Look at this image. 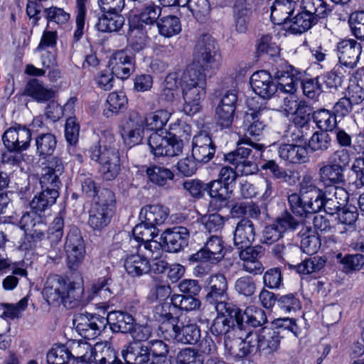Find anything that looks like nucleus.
Wrapping results in <instances>:
<instances>
[{
  "instance_id": "0e129e2a",
  "label": "nucleus",
  "mask_w": 364,
  "mask_h": 364,
  "mask_svg": "<svg viewBox=\"0 0 364 364\" xmlns=\"http://www.w3.org/2000/svg\"><path fill=\"white\" fill-rule=\"evenodd\" d=\"M312 107L304 100H301L296 110L291 114L294 115L292 122L303 127L307 126L312 116Z\"/></svg>"
},
{
  "instance_id": "5fc2aeb1",
  "label": "nucleus",
  "mask_w": 364,
  "mask_h": 364,
  "mask_svg": "<svg viewBox=\"0 0 364 364\" xmlns=\"http://www.w3.org/2000/svg\"><path fill=\"white\" fill-rule=\"evenodd\" d=\"M333 140L329 133L326 131H316L309 141V147L314 152L323 153L332 146Z\"/></svg>"
},
{
  "instance_id": "3c124183",
  "label": "nucleus",
  "mask_w": 364,
  "mask_h": 364,
  "mask_svg": "<svg viewBox=\"0 0 364 364\" xmlns=\"http://www.w3.org/2000/svg\"><path fill=\"white\" fill-rule=\"evenodd\" d=\"M160 35L170 38L181 31V21L176 16H166L160 18L156 23Z\"/></svg>"
},
{
  "instance_id": "2eb2a0df",
  "label": "nucleus",
  "mask_w": 364,
  "mask_h": 364,
  "mask_svg": "<svg viewBox=\"0 0 364 364\" xmlns=\"http://www.w3.org/2000/svg\"><path fill=\"white\" fill-rule=\"evenodd\" d=\"M225 256L223 242L219 236L213 235L207 240L203 248L191 255L192 262H207L212 263L220 262Z\"/></svg>"
},
{
  "instance_id": "a878e982",
  "label": "nucleus",
  "mask_w": 364,
  "mask_h": 364,
  "mask_svg": "<svg viewBox=\"0 0 364 364\" xmlns=\"http://www.w3.org/2000/svg\"><path fill=\"white\" fill-rule=\"evenodd\" d=\"M256 230L254 223L244 217L237 223L234 231L233 242L237 249L247 247L255 241Z\"/></svg>"
},
{
  "instance_id": "72a5a7b5",
  "label": "nucleus",
  "mask_w": 364,
  "mask_h": 364,
  "mask_svg": "<svg viewBox=\"0 0 364 364\" xmlns=\"http://www.w3.org/2000/svg\"><path fill=\"white\" fill-rule=\"evenodd\" d=\"M288 203L291 211L299 216H306L309 213H316L318 202L306 199L300 193H293L288 196Z\"/></svg>"
},
{
  "instance_id": "864d4df0",
  "label": "nucleus",
  "mask_w": 364,
  "mask_h": 364,
  "mask_svg": "<svg viewBox=\"0 0 364 364\" xmlns=\"http://www.w3.org/2000/svg\"><path fill=\"white\" fill-rule=\"evenodd\" d=\"M323 189L318 188L315 183L314 177L310 173L303 175L302 179L299 183V193L304 196L306 199H312L318 202V197L322 196Z\"/></svg>"
},
{
  "instance_id": "4468645a",
  "label": "nucleus",
  "mask_w": 364,
  "mask_h": 364,
  "mask_svg": "<svg viewBox=\"0 0 364 364\" xmlns=\"http://www.w3.org/2000/svg\"><path fill=\"white\" fill-rule=\"evenodd\" d=\"M109 67L117 77L127 79L135 70V57L127 50H117L112 55Z\"/></svg>"
},
{
  "instance_id": "ea45409f",
  "label": "nucleus",
  "mask_w": 364,
  "mask_h": 364,
  "mask_svg": "<svg viewBox=\"0 0 364 364\" xmlns=\"http://www.w3.org/2000/svg\"><path fill=\"white\" fill-rule=\"evenodd\" d=\"M149 181L153 184L170 188L171 182L173 180L174 173L169 168L161 166L148 167L146 171Z\"/></svg>"
},
{
  "instance_id": "0eeeda50",
  "label": "nucleus",
  "mask_w": 364,
  "mask_h": 364,
  "mask_svg": "<svg viewBox=\"0 0 364 364\" xmlns=\"http://www.w3.org/2000/svg\"><path fill=\"white\" fill-rule=\"evenodd\" d=\"M230 313L227 311L224 313H218L217 317L213 321L210 327L211 333L217 337H224V345L229 348V341L235 337L242 341V330H245L243 322L242 310L237 306V310ZM232 347L230 346V348Z\"/></svg>"
},
{
  "instance_id": "69168bd1",
  "label": "nucleus",
  "mask_w": 364,
  "mask_h": 364,
  "mask_svg": "<svg viewBox=\"0 0 364 364\" xmlns=\"http://www.w3.org/2000/svg\"><path fill=\"white\" fill-rule=\"evenodd\" d=\"M235 109L218 105L215 110V119L222 129L229 128L233 122Z\"/></svg>"
},
{
  "instance_id": "13d9d810",
  "label": "nucleus",
  "mask_w": 364,
  "mask_h": 364,
  "mask_svg": "<svg viewBox=\"0 0 364 364\" xmlns=\"http://www.w3.org/2000/svg\"><path fill=\"white\" fill-rule=\"evenodd\" d=\"M161 14V8L152 1L146 2L139 9L141 21L149 26L157 23Z\"/></svg>"
},
{
  "instance_id": "37998d69",
  "label": "nucleus",
  "mask_w": 364,
  "mask_h": 364,
  "mask_svg": "<svg viewBox=\"0 0 364 364\" xmlns=\"http://www.w3.org/2000/svg\"><path fill=\"white\" fill-rule=\"evenodd\" d=\"M127 102V98L122 92L109 93L105 105L103 115L107 118H110L118 114L126 109Z\"/></svg>"
},
{
  "instance_id": "f704fd0d",
  "label": "nucleus",
  "mask_w": 364,
  "mask_h": 364,
  "mask_svg": "<svg viewBox=\"0 0 364 364\" xmlns=\"http://www.w3.org/2000/svg\"><path fill=\"white\" fill-rule=\"evenodd\" d=\"M141 221L132 230L133 237H128L127 238L132 247L135 248L136 252H142L141 243L153 239L158 235L156 228L149 227L144 220H141Z\"/></svg>"
},
{
  "instance_id": "7ed1b4c3",
  "label": "nucleus",
  "mask_w": 364,
  "mask_h": 364,
  "mask_svg": "<svg viewBox=\"0 0 364 364\" xmlns=\"http://www.w3.org/2000/svg\"><path fill=\"white\" fill-rule=\"evenodd\" d=\"M181 80L183 110L188 115H193L200 111L201 101L205 97V75L191 67L183 73Z\"/></svg>"
},
{
  "instance_id": "bf43d9fd",
  "label": "nucleus",
  "mask_w": 364,
  "mask_h": 364,
  "mask_svg": "<svg viewBox=\"0 0 364 364\" xmlns=\"http://www.w3.org/2000/svg\"><path fill=\"white\" fill-rule=\"evenodd\" d=\"M277 308L282 313L291 314L301 309V302L296 294L289 293L285 295H279Z\"/></svg>"
},
{
  "instance_id": "bb28decb",
  "label": "nucleus",
  "mask_w": 364,
  "mask_h": 364,
  "mask_svg": "<svg viewBox=\"0 0 364 364\" xmlns=\"http://www.w3.org/2000/svg\"><path fill=\"white\" fill-rule=\"evenodd\" d=\"M65 288V279L58 274L50 275L43 289V296L50 305L62 303Z\"/></svg>"
},
{
  "instance_id": "338daca9",
  "label": "nucleus",
  "mask_w": 364,
  "mask_h": 364,
  "mask_svg": "<svg viewBox=\"0 0 364 364\" xmlns=\"http://www.w3.org/2000/svg\"><path fill=\"white\" fill-rule=\"evenodd\" d=\"M81 183V191L86 197L92 198L93 202L100 194L101 190L100 186L93 179L92 174L82 175L80 178Z\"/></svg>"
},
{
  "instance_id": "6e6d98bb",
  "label": "nucleus",
  "mask_w": 364,
  "mask_h": 364,
  "mask_svg": "<svg viewBox=\"0 0 364 364\" xmlns=\"http://www.w3.org/2000/svg\"><path fill=\"white\" fill-rule=\"evenodd\" d=\"M56 145V138L50 133L41 134L36 138L37 153L43 159L53 154Z\"/></svg>"
},
{
  "instance_id": "49530a36",
  "label": "nucleus",
  "mask_w": 364,
  "mask_h": 364,
  "mask_svg": "<svg viewBox=\"0 0 364 364\" xmlns=\"http://www.w3.org/2000/svg\"><path fill=\"white\" fill-rule=\"evenodd\" d=\"M312 119L319 131L332 132L338 127L337 117L332 110L323 108L314 111Z\"/></svg>"
},
{
  "instance_id": "e433bc0d",
  "label": "nucleus",
  "mask_w": 364,
  "mask_h": 364,
  "mask_svg": "<svg viewBox=\"0 0 364 364\" xmlns=\"http://www.w3.org/2000/svg\"><path fill=\"white\" fill-rule=\"evenodd\" d=\"M59 195V191L55 189L47 190L41 188L39 194L35 196L31 201V208L35 213L41 214L56 203Z\"/></svg>"
},
{
  "instance_id": "b1692460",
  "label": "nucleus",
  "mask_w": 364,
  "mask_h": 364,
  "mask_svg": "<svg viewBox=\"0 0 364 364\" xmlns=\"http://www.w3.org/2000/svg\"><path fill=\"white\" fill-rule=\"evenodd\" d=\"M362 50V46L353 39H344L337 45L339 63L347 68L356 66Z\"/></svg>"
},
{
  "instance_id": "680f3d73",
  "label": "nucleus",
  "mask_w": 364,
  "mask_h": 364,
  "mask_svg": "<svg viewBox=\"0 0 364 364\" xmlns=\"http://www.w3.org/2000/svg\"><path fill=\"white\" fill-rule=\"evenodd\" d=\"M332 191H329L328 189H323L322 191V196L318 197V207L316 208V213L323 209L324 211L333 215L335 213H338L343 209L340 205L336 201L334 198L331 197Z\"/></svg>"
},
{
  "instance_id": "8fccbe9b",
  "label": "nucleus",
  "mask_w": 364,
  "mask_h": 364,
  "mask_svg": "<svg viewBox=\"0 0 364 364\" xmlns=\"http://www.w3.org/2000/svg\"><path fill=\"white\" fill-rule=\"evenodd\" d=\"M46 227L41 218H38V225L28 230L29 232L26 234L24 241L21 247L23 250H33L36 247L38 242L45 238Z\"/></svg>"
},
{
  "instance_id": "f257e3e1",
  "label": "nucleus",
  "mask_w": 364,
  "mask_h": 364,
  "mask_svg": "<svg viewBox=\"0 0 364 364\" xmlns=\"http://www.w3.org/2000/svg\"><path fill=\"white\" fill-rule=\"evenodd\" d=\"M114 136L107 133L97 145L90 148V158L100 165L99 173L104 181L117 178L121 170V160Z\"/></svg>"
},
{
  "instance_id": "20e7f679",
  "label": "nucleus",
  "mask_w": 364,
  "mask_h": 364,
  "mask_svg": "<svg viewBox=\"0 0 364 364\" xmlns=\"http://www.w3.org/2000/svg\"><path fill=\"white\" fill-rule=\"evenodd\" d=\"M279 333L280 331L266 327L262 328L258 331H250L240 341L243 346L237 355L240 357L255 354L264 357L271 355L279 347L281 341Z\"/></svg>"
},
{
  "instance_id": "4be33fe9",
  "label": "nucleus",
  "mask_w": 364,
  "mask_h": 364,
  "mask_svg": "<svg viewBox=\"0 0 364 364\" xmlns=\"http://www.w3.org/2000/svg\"><path fill=\"white\" fill-rule=\"evenodd\" d=\"M250 85L253 91L264 99H269L278 90L270 73L263 70L252 75Z\"/></svg>"
},
{
  "instance_id": "774afa93",
  "label": "nucleus",
  "mask_w": 364,
  "mask_h": 364,
  "mask_svg": "<svg viewBox=\"0 0 364 364\" xmlns=\"http://www.w3.org/2000/svg\"><path fill=\"white\" fill-rule=\"evenodd\" d=\"M178 364H203L202 355L194 348H186L177 355Z\"/></svg>"
},
{
  "instance_id": "58836bf2",
  "label": "nucleus",
  "mask_w": 364,
  "mask_h": 364,
  "mask_svg": "<svg viewBox=\"0 0 364 364\" xmlns=\"http://www.w3.org/2000/svg\"><path fill=\"white\" fill-rule=\"evenodd\" d=\"M24 94L38 102H45L53 98L55 92L52 89L46 87L42 82L33 78L26 85Z\"/></svg>"
},
{
  "instance_id": "2f4dec72",
  "label": "nucleus",
  "mask_w": 364,
  "mask_h": 364,
  "mask_svg": "<svg viewBox=\"0 0 364 364\" xmlns=\"http://www.w3.org/2000/svg\"><path fill=\"white\" fill-rule=\"evenodd\" d=\"M64 291L62 304L66 308L73 309L89 302L88 298L83 297L84 287L80 283L66 279V288Z\"/></svg>"
},
{
  "instance_id": "f3484780",
  "label": "nucleus",
  "mask_w": 364,
  "mask_h": 364,
  "mask_svg": "<svg viewBox=\"0 0 364 364\" xmlns=\"http://www.w3.org/2000/svg\"><path fill=\"white\" fill-rule=\"evenodd\" d=\"M64 172V166L62 160L53 157L48 161L47 166L42 170L40 178L41 188L47 190L55 189L59 191L62 186L60 176Z\"/></svg>"
},
{
  "instance_id": "f8f14e48",
  "label": "nucleus",
  "mask_w": 364,
  "mask_h": 364,
  "mask_svg": "<svg viewBox=\"0 0 364 364\" xmlns=\"http://www.w3.org/2000/svg\"><path fill=\"white\" fill-rule=\"evenodd\" d=\"M73 325L85 339L92 340L101 334L107 326L105 317L99 314H79L73 319Z\"/></svg>"
},
{
  "instance_id": "aec40b11",
  "label": "nucleus",
  "mask_w": 364,
  "mask_h": 364,
  "mask_svg": "<svg viewBox=\"0 0 364 364\" xmlns=\"http://www.w3.org/2000/svg\"><path fill=\"white\" fill-rule=\"evenodd\" d=\"M31 139V130L26 127L18 125L10 127L2 136L3 143L6 149L26 150Z\"/></svg>"
},
{
  "instance_id": "6ab92c4d",
  "label": "nucleus",
  "mask_w": 364,
  "mask_h": 364,
  "mask_svg": "<svg viewBox=\"0 0 364 364\" xmlns=\"http://www.w3.org/2000/svg\"><path fill=\"white\" fill-rule=\"evenodd\" d=\"M206 185V192L210 197L209 208L218 211L227 207L232 190L218 180L211 181Z\"/></svg>"
},
{
  "instance_id": "412c9836",
  "label": "nucleus",
  "mask_w": 364,
  "mask_h": 364,
  "mask_svg": "<svg viewBox=\"0 0 364 364\" xmlns=\"http://www.w3.org/2000/svg\"><path fill=\"white\" fill-rule=\"evenodd\" d=\"M240 250L239 257L242 261V269L255 275L261 274L264 267L259 259L264 255V248L260 245H250Z\"/></svg>"
},
{
  "instance_id": "4c0bfd02",
  "label": "nucleus",
  "mask_w": 364,
  "mask_h": 364,
  "mask_svg": "<svg viewBox=\"0 0 364 364\" xmlns=\"http://www.w3.org/2000/svg\"><path fill=\"white\" fill-rule=\"evenodd\" d=\"M173 307L168 302H164L155 306L154 310V319L161 323L160 329L168 331L178 323L177 316H173Z\"/></svg>"
},
{
  "instance_id": "c03bdc74",
  "label": "nucleus",
  "mask_w": 364,
  "mask_h": 364,
  "mask_svg": "<svg viewBox=\"0 0 364 364\" xmlns=\"http://www.w3.org/2000/svg\"><path fill=\"white\" fill-rule=\"evenodd\" d=\"M124 266L127 272L132 277H140L150 272L149 261L138 253L128 256Z\"/></svg>"
},
{
  "instance_id": "09e8293b",
  "label": "nucleus",
  "mask_w": 364,
  "mask_h": 364,
  "mask_svg": "<svg viewBox=\"0 0 364 364\" xmlns=\"http://www.w3.org/2000/svg\"><path fill=\"white\" fill-rule=\"evenodd\" d=\"M243 322L245 324V330H242L247 335L250 331L248 326L257 328L263 326L267 322V318L264 310L253 306L246 308L244 312L242 311Z\"/></svg>"
},
{
  "instance_id": "de8ad7c7",
  "label": "nucleus",
  "mask_w": 364,
  "mask_h": 364,
  "mask_svg": "<svg viewBox=\"0 0 364 364\" xmlns=\"http://www.w3.org/2000/svg\"><path fill=\"white\" fill-rule=\"evenodd\" d=\"M260 110L251 109L250 112H246L243 117V127L247 133L251 136L257 137L262 134L265 124L261 118Z\"/></svg>"
},
{
  "instance_id": "ddd939ff",
  "label": "nucleus",
  "mask_w": 364,
  "mask_h": 364,
  "mask_svg": "<svg viewBox=\"0 0 364 364\" xmlns=\"http://www.w3.org/2000/svg\"><path fill=\"white\" fill-rule=\"evenodd\" d=\"M144 118L137 112L132 111L122 124L121 135L126 145L132 147L139 144L143 138Z\"/></svg>"
},
{
  "instance_id": "6e6552de",
  "label": "nucleus",
  "mask_w": 364,
  "mask_h": 364,
  "mask_svg": "<svg viewBox=\"0 0 364 364\" xmlns=\"http://www.w3.org/2000/svg\"><path fill=\"white\" fill-rule=\"evenodd\" d=\"M193 60L204 71L215 73L221 64V55L216 41L208 33L198 36L194 48Z\"/></svg>"
},
{
  "instance_id": "423d86ee",
  "label": "nucleus",
  "mask_w": 364,
  "mask_h": 364,
  "mask_svg": "<svg viewBox=\"0 0 364 364\" xmlns=\"http://www.w3.org/2000/svg\"><path fill=\"white\" fill-rule=\"evenodd\" d=\"M235 150L224 155L225 161L235 166V169L242 174L249 176L255 173L258 168L257 164L251 160L256 154H259L264 146L263 144L252 141L249 138H241L237 142Z\"/></svg>"
},
{
  "instance_id": "cd10ccee",
  "label": "nucleus",
  "mask_w": 364,
  "mask_h": 364,
  "mask_svg": "<svg viewBox=\"0 0 364 364\" xmlns=\"http://www.w3.org/2000/svg\"><path fill=\"white\" fill-rule=\"evenodd\" d=\"M252 15V0H235L233 6V18L234 26L237 32L246 33Z\"/></svg>"
},
{
  "instance_id": "c9c22d12",
  "label": "nucleus",
  "mask_w": 364,
  "mask_h": 364,
  "mask_svg": "<svg viewBox=\"0 0 364 364\" xmlns=\"http://www.w3.org/2000/svg\"><path fill=\"white\" fill-rule=\"evenodd\" d=\"M294 69L289 66L287 70H279L274 73L278 90L287 94H294L297 90L299 79L293 73Z\"/></svg>"
},
{
  "instance_id": "603ef678",
  "label": "nucleus",
  "mask_w": 364,
  "mask_h": 364,
  "mask_svg": "<svg viewBox=\"0 0 364 364\" xmlns=\"http://www.w3.org/2000/svg\"><path fill=\"white\" fill-rule=\"evenodd\" d=\"M300 9L310 13L317 21L319 18L327 17L331 11L323 0H301Z\"/></svg>"
},
{
  "instance_id": "393cba45",
  "label": "nucleus",
  "mask_w": 364,
  "mask_h": 364,
  "mask_svg": "<svg viewBox=\"0 0 364 364\" xmlns=\"http://www.w3.org/2000/svg\"><path fill=\"white\" fill-rule=\"evenodd\" d=\"M318 179L325 186L326 189L345 183V171L340 168L329 161L327 163L322 162L318 164Z\"/></svg>"
},
{
  "instance_id": "c85d7f7f",
  "label": "nucleus",
  "mask_w": 364,
  "mask_h": 364,
  "mask_svg": "<svg viewBox=\"0 0 364 364\" xmlns=\"http://www.w3.org/2000/svg\"><path fill=\"white\" fill-rule=\"evenodd\" d=\"M297 7L292 0H275L271 6V20L274 24L289 26Z\"/></svg>"
},
{
  "instance_id": "79ce46f5",
  "label": "nucleus",
  "mask_w": 364,
  "mask_h": 364,
  "mask_svg": "<svg viewBox=\"0 0 364 364\" xmlns=\"http://www.w3.org/2000/svg\"><path fill=\"white\" fill-rule=\"evenodd\" d=\"M112 284V279L109 276L102 277L94 281L88 296L89 301L97 297L109 300L114 294Z\"/></svg>"
},
{
  "instance_id": "a211bd4d",
  "label": "nucleus",
  "mask_w": 364,
  "mask_h": 364,
  "mask_svg": "<svg viewBox=\"0 0 364 364\" xmlns=\"http://www.w3.org/2000/svg\"><path fill=\"white\" fill-rule=\"evenodd\" d=\"M216 147L208 134L201 132L192 141V156L201 164L209 162L215 156Z\"/></svg>"
},
{
  "instance_id": "dca6fc26",
  "label": "nucleus",
  "mask_w": 364,
  "mask_h": 364,
  "mask_svg": "<svg viewBox=\"0 0 364 364\" xmlns=\"http://www.w3.org/2000/svg\"><path fill=\"white\" fill-rule=\"evenodd\" d=\"M189 231L183 226L166 229L161 235L163 249L168 252H178L188 245Z\"/></svg>"
},
{
  "instance_id": "4d7b16f0",
  "label": "nucleus",
  "mask_w": 364,
  "mask_h": 364,
  "mask_svg": "<svg viewBox=\"0 0 364 364\" xmlns=\"http://www.w3.org/2000/svg\"><path fill=\"white\" fill-rule=\"evenodd\" d=\"M336 259L342 265V269L345 273L358 271L364 265V255L361 254H347L343 256L338 253Z\"/></svg>"
},
{
  "instance_id": "c756f323",
  "label": "nucleus",
  "mask_w": 364,
  "mask_h": 364,
  "mask_svg": "<svg viewBox=\"0 0 364 364\" xmlns=\"http://www.w3.org/2000/svg\"><path fill=\"white\" fill-rule=\"evenodd\" d=\"M107 325L113 333H129L134 327L135 319L132 314L122 311H112L105 317Z\"/></svg>"
},
{
  "instance_id": "a18cd8bd",
  "label": "nucleus",
  "mask_w": 364,
  "mask_h": 364,
  "mask_svg": "<svg viewBox=\"0 0 364 364\" xmlns=\"http://www.w3.org/2000/svg\"><path fill=\"white\" fill-rule=\"evenodd\" d=\"M312 15L304 9L294 16L288 26V29L294 34H301L317 23Z\"/></svg>"
},
{
  "instance_id": "1a4fd4ad",
  "label": "nucleus",
  "mask_w": 364,
  "mask_h": 364,
  "mask_svg": "<svg viewBox=\"0 0 364 364\" xmlns=\"http://www.w3.org/2000/svg\"><path fill=\"white\" fill-rule=\"evenodd\" d=\"M228 284L227 279L223 274H215L209 277L207 280V294L205 296L206 303L213 305L217 312L230 313L237 310V306L232 302L226 301L228 299Z\"/></svg>"
},
{
  "instance_id": "f03ea898",
  "label": "nucleus",
  "mask_w": 364,
  "mask_h": 364,
  "mask_svg": "<svg viewBox=\"0 0 364 364\" xmlns=\"http://www.w3.org/2000/svg\"><path fill=\"white\" fill-rule=\"evenodd\" d=\"M168 345L161 340L147 343L129 342L122 350V357L129 364H172L168 358Z\"/></svg>"
},
{
  "instance_id": "e2e57ef3",
  "label": "nucleus",
  "mask_w": 364,
  "mask_h": 364,
  "mask_svg": "<svg viewBox=\"0 0 364 364\" xmlns=\"http://www.w3.org/2000/svg\"><path fill=\"white\" fill-rule=\"evenodd\" d=\"M171 117V112L166 109H159L150 114L145 119L147 127L150 129H155V132H159L162 127L166 125Z\"/></svg>"
},
{
  "instance_id": "9b49d317",
  "label": "nucleus",
  "mask_w": 364,
  "mask_h": 364,
  "mask_svg": "<svg viewBox=\"0 0 364 364\" xmlns=\"http://www.w3.org/2000/svg\"><path fill=\"white\" fill-rule=\"evenodd\" d=\"M171 133L161 130L149 136L148 145L155 156L173 157L182 153L183 142L176 138H171Z\"/></svg>"
},
{
  "instance_id": "473e14b6",
  "label": "nucleus",
  "mask_w": 364,
  "mask_h": 364,
  "mask_svg": "<svg viewBox=\"0 0 364 364\" xmlns=\"http://www.w3.org/2000/svg\"><path fill=\"white\" fill-rule=\"evenodd\" d=\"M173 338L182 344L195 345L200 338V330L196 323H187L181 326L176 323L172 328Z\"/></svg>"
},
{
  "instance_id": "39448f33",
  "label": "nucleus",
  "mask_w": 364,
  "mask_h": 364,
  "mask_svg": "<svg viewBox=\"0 0 364 364\" xmlns=\"http://www.w3.org/2000/svg\"><path fill=\"white\" fill-rule=\"evenodd\" d=\"M115 195L109 188H102L92 203L88 213V226L95 233L102 232L110 223L115 207Z\"/></svg>"
},
{
  "instance_id": "5701e85b",
  "label": "nucleus",
  "mask_w": 364,
  "mask_h": 364,
  "mask_svg": "<svg viewBox=\"0 0 364 364\" xmlns=\"http://www.w3.org/2000/svg\"><path fill=\"white\" fill-rule=\"evenodd\" d=\"M277 151L279 158L288 164L301 165L309 161V149L305 145L282 144Z\"/></svg>"
},
{
  "instance_id": "052dcab7",
  "label": "nucleus",
  "mask_w": 364,
  "mask_h": 364,
  "mask_svg": "<svg viewBox=\"0 0 364 364\" xmlns=\"http://www.w3.org/2000/svg\"><path fill=\"white\" fill-rule=\"evenodd\" d=\"M72 358L71 352L64 345H55L47 353L48 364H67Z\"/></svg>"
},
{
  "instance_id": "a19ab883",
  "label": "nucleus",
  "mask_w": 364,
  "mask_h": 364,
  "mask_svg": "<svg viewBox=\"0 0 364 364\" xmlns=\"http://www.w3.org/2000/svg\"><path fill=\"white\" fill-rule=\"evenodd\" d=\"M124 18L121 14L103 13L98 17L95 27L100 32L118 31L124 23Z\"/></svg>"
},
{
  "instance_id": "9d476101",
  "label": "nucleus",
  "mask_w": 364,
  "mask_h": 364,
  "mask_svg": "<svg viewBox=\"0 0 364 364\" xmlns=\"http://www.w3.org/2000/svg\"><path fill=\"white\" fill-rule=\"evenodd\" d=\"M64 250L68 269L77 270L84 261L86 250L81 232L76 226L70 227L65 237Z\"/></svg>"
},
{
  "instance_id": "7c9ffc66",
  "label": "nucleus",
  "mask_w": 364,
  "mask_h": 364,
  "mask_svg": "<svg viewBox=\"0 0 364 364\" xmlns=\"http://www.w3.org/2000/svg\"><path fill=\"white\" fill-rule=\"evenodd\" d=\"M169 214V209L162 205H147L141 208L139 219L146 221L151 228L157 230V226L164 223Z\"/></svg>"
}]
</instances>
